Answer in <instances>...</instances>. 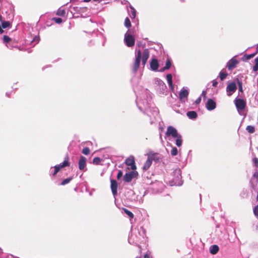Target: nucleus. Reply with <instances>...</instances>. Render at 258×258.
Returning a JSON list of instances; mask_svg holds the SVG:
<instances>
[{
    "label": "nucleus",
    "mask_w": 258,
    "mask_h": 258,
    "mask_svg": "<svg viewBox=\"0 0 258 258\" xmlns=\"http://www.w3.org/2000/svg\"><path fill=\"white\" fill-rule=\"evenodd\" d=\"M171 66V63L169 59H168L166 61V64L164 67V69L168 70Z\"/></svg>",
    "instance_id": "35"
},
{
    "label": "nucleus",
    "mask_w": 258,
    "mask_h": 258,
    "mask_svg": "<svg viewBox=\"0 0 258 258\" xmlns=\"http://www.w3.org/2000/svg\"><path fill=\"white\" fill-rule=\"evenodd\" d=\"M39 40H40V38H39V36H35L33 38V40L32 41V42H32V43H33V42H34V43H35V44H34V45H35V44H36L38 43L39 42Z\"/></svg>",
    "instance_id": "37"
},
{
    "label": "nucleus",
    "mask_w": 258,
    "mask_h": 258,
    "mask_svg": "<svg viewBox=\"0 0 258 258\" xmlns=\"http://www.w3.org/2000/svg\"><path fill=\"white\" fill-rule=\"evenodd\" d=\"M152 160H153L151 157H150L149 156L148 157V159H147V161L145 162L144 167H143L144 170H147L148 168H149V167H150V166L152 164Z\"/></svg>",
    "instance_id": "19"
},
{
    "label": "nucleus",
    "mask_w": 258,
    "mask_h": 258,
    "mask_svg": "<svg viewBox=\"0 0 258 258\" xmlns=\"http://www.w3.org/2000/svg\"><path fill=\"white\" fill-rule=\"evenodd\" d=\"M149 57V51L148 49H144L142 53L141 50H137V53L135 55V60L133 68V71L135 73L137 72L139 68L141 60H142L143 66H145Z\"/></svg>",
    "instance_id": "2"
},
{
    "label": "nucleus",
    "mask_w": 258,
    "mask_h": 258,
    "mask_svg": "<svg viewBox=\"0 0 258 258\" xmlns=\"http://www.w3.org/2000/svg\"><path fill=\"white\" fill-rule=\"evenodd\" d=\"M100 161H101V160L99 157H95L93 159V163H96L97 164L99 163Z\"/></svg>",
    "instance_id": "40"
},
{
    "label": "nucleus",
    "mask_w": 258,
    "mask_h": 258,
    "mask_svg": "<svg viewBox=\"0 0 258 258\" xmlns=\"http://www.w3.org/2000/svg\"><path fill=\"white\" fill-rule=\"evenodd\" d=\"M255 64L253 67V71L256 72L258 71V57H256L254 59Z\"/></svg>",
    "instance_id": "29"
},
{
    "label": "nucleus",
    "mask_w": 258,
    "mask_h": 258,
    "mask_svg": "<svg viewBox=\"0 0 258 258\" xmlns=\"http://www.w3.org/2000/svg\"><path fill=\"white\" fill-rule=\"evenodd\" d=\"M122 176V172L121 170H119L117 174V178L119 180Z\"/></svg>",
    "instance_id": "41"
},
{
    "label": "nucleus",
    "mask_w": 258,
    "mask_h": 258,
    "mask_svg": "<svg viewBox=\"0 0 258 258\" xmlns=\"http://www.w3.org/2000/svg\"><path fill=\"white\" fill-rule=\"evenodd\" d=\"M144 258H152L148 254H145Z\"/></svg>",
    "instance_id": "47"
},
{
    "label": "nucleus",
    "mask_w": 258,
    "mask_h": 258,
    "mask_svg": "<svg viewBox=\"0 0 258 258\" xmlns=\"http://www.w3.org/2000/svg\"><path fill=\"white\" fill-rule=\"evenodd\" d=\"M237 84H238V86L239 92H243L242 82L241 81H239L238 79H237Z\"/></svg>",
    "instance_id": "32"
},
{
    "label": "nucleus",
    "mask_w": 258,
    "mask_h": 258,
    "mask_svg": "<svg viewBox=\"0 0 258 258\" xmlns=\"http://www.w3.org/2000/svg\"><path fill=\"white\" fill-rule=\"evenodd\" d=\"M125 163L127 165L130 166L132 170H135L136 169L135 159L133 156H130L127 158L125 161Z\"/></svg>",
    "instance_id": "13"
},
{
    "label": "nucleus",
    "mask_w": 258,
    "mask_h": 258,
    "mask_svg": "<svg viewBox=\"0 0 258 258\" xmlns=\"http://www.w3.org/2000/svg\"><path fill=\"white\" fill-rule=\"evenodd\" d=\"M206 93H207L206 91L204 90V91H203V92H202V95L203 96H204V97H206Z\"/></svg>",
    "instance_id": "45"
},
{
    "label": "nucleus",
    "mask_w": 258,
    "mask_h": 258,
    "mask_svg": "<svg viewBox=\"0 0 258 258\" xmlns=\"http://www.w3.org/2000/svg\"><path fill=\"white\" fill-rule=\"evenodd\" d=\"M86 158L82 156L79 161V168L80 170H84L86 166Z\"/></svg>",
    "instance_id": "14"
},
{
    "label": "nucleus",
    "mask_w": 258,
    "mask_h": 258,
    "mask_svg": "<svg viewBox=\"0 0 258 258\" xmlns=\"http://www.w3.org/2000/svg\"><path fill=\"white\" fill-rule=\"evenodd\" d=\"M206 107L210 111L214 110L216 107V102L212 99H209L206 104Z\"/></svg>",
    "instance_id": "12"
},
{
    "label": "nucleus",
    "mask_w": 258,
    "mask_h": 258,
    "mask_svg": "<svg viewBox=\"0 0 258 258\" xmlns=\"http://www.w3.org/2000/svg\"><path fill=\"white\" fill-rule=\"evenodd\" d=\"M253 211L254 215L256 217H258V205L254 207Z\"/></svg>",
    "instance_id": "38"
},
{
    "label": "nucleus",
    "mask_w": 258,
    "mask_h": 258,
    "mask_svg": "<svg viewBox=\"0 0 258 258\" xmlns=\"http://www.w3.org/2000/svg\"><path fill=\"white\" fill-rule=\"evenodd\" d=\"M219 250V248L217 245L214 244L212 245L210 248V252L212 254H216Z\"/></svg>",
    "instance_id": "20"
},
{
    "label": "nucleus",
    "mask_w": 258,
    "mask_h": 258,
    "mask_svg": "<svg viewBox=\"0 0 258 258\" xmlns=\"http://www.w3.org/2000/svg\"><path fill=\"white\" fill-rule=\"evenodd\" d=\"M3 40L4 42L6 43V45L7 46V47H9L7 43H9V41L11 40V38L9 36L5 35L3 38Z\"/></svg>",
    "instance_id": "31"
},
{
    "label": "nucleus",
    "mask_w": 258,
    "mask_h": 258,
    "mask_svg": "<svg viewBox=\"0 0 258 258\" xmlns=\"http://www.w3.org/2000/svg\"><path fill=\"white\" fill-rule=\"evenodd\" d=\"M176 138V143H175L177 147H180L182 144V140L181 136L180 135H179Z\"/></svg>",
    "instance_id": "23"
},
{
    "label": "nucleus",
    "mask_w": 258,
    "mask_h": 258,
    "mask_svg": "<svg viewBox=\"0 0 258 258\" xmlns=\"http://www.w3.org/2000/svg\"><path fill=\"white\" fill-rule=\"evenodd\" d=\"M166 69H164V67L162 69H161L160 70V72H164L165 70H166Z\"/></svg>",
    "instance_id": "49"
},
{
    "label": "nucleus",
    "mask_w": 258,
    "mask_h": 258,
    "mask_svg": "<svg viewBox=\"0 0 258 258\" xmlns=\"http://www.w3.org/2000/svg\"><path fill=\"white\" fill-rule=\"evenodd\" d=\"M237 89L236 85L234 82H231L229 84L226 88L227 94L228 96H230L235 92Z\"/></svg>",
    "instance_id": "10"
},
{
    "label": "nucleus",
    "mask_w": 258,
    "mask_h": 258,
    "mask_svg": "<svg viewBox=\"0 0 258 258\" xmlns=\"http://www.w3.org/2000/svg\"><path fill=\"white\" fill-rule=\"evenodd\" d=\"M130 30H128L124 35V41L128 47H132L135 45V38L133 35L129 33Z\"/></svg>",
    "instance_id": "5"
},
{
    "label": "nucleus",
    "mask_w": 258,
    "mask_h": 258,
    "mask_svg": "<svg viewBox=\"0 0 258 258\" xmlns=\"http://www.w3.org/2000/svg\"><path fill=\"white\" fill-rule=\"evenodd\" d=\"M159 67L158 61L157 59L153 58L150 62L151 69L153 71H156L158 70Z\"/></svg>",
    "instance_id": "17"
},
{
    "label": "nucleus",
    "mask_w": 258,
    "mask_h": 258,
    "mask_svg": "<svg viewBox=\"0 0 258 258\" xmlns=\"http://www.w3.org/2000/svg\"><path fill=\"white\" fill-rule=\"evenodd\" d=\"M212 85H213V86L214 87H217V85H218V82L216 80H214L212 81Z\"/></svg>",
    "instance_id": "44"
},
{
    "label": "nucleus",
    "mask_w": 258,
    "mask_h": 258,
    "mask_svg": "<svg viewBox=\"0 0 258 258\" xmlns=\"http://www.w3.org/2000/svg\"><path fill=\"white\" fill-rule=\"evenodd\" d=\"M138 175L137 171H131L128 173H126L123 176V180L125 182H128L132 181V180Z\"/></svg>",
    "instance_id": "9"
},
{
    "label": "nucleus",
    "mask_w": 258,
    "mask_h": 258,
    "mask_svg": "<svg viewBox=\"0 0 258 258\" xmlns=\"http://www.w3.org/2000/svg\"><path fill=\"white\" fill-rule=\"evenodd\" d=\"M65 14H66L65 10L62 9L60 8L58 9L57 13H56L57 15L61 16V17L64 16L65 15Z\"/></svg>",
    "instance_id": "26"
},
{
    "label": "nucleus",
    "mask_w": 258,
    "mask_h": 258,
    "mask_svg": "<svg viewBox=\"0 0 258 258\" xmlns=\"http://www.w3.org/2000/svg\"><path fill=\"white\" fill-rule=\"evenodd\" d=\"M123 210L124 211V212L131 218V219H133L134 217V215L133 214V213L131 212L130 211L128 210L127 209H125V208H123Z\"/></svg>",
    "instance_id": "25"
},
{
    "label": "nucleus",
    "mask_w": 258,
    "mask_h": 258,
    "mask_svg": "<svg viewBox=\"0 0 258 258\" xmlns=\"http://www.w3.org/2000/svg\"><path fill=\"white\" fill-rule=\"evenodd\" d=\"M234 103L238 113L240 115L245 116L242 111L246 106V101L242 99L236 98L234 100Z\"/></svg>",
    "instance_id": "4"
},
{
    "label": "nucleus",
    "mask_w": 258,
    "mask_h": 258,
    "mask_svg": "<svg viewBox=\"0 0 258 258\" xmlns=\"http://www.w3.org/2000/svg\"><path fill=\"white\" fill-rule=\"evenodd\" d=\"M256 53H258V44L256 45Z\"/></svg>",
    "instance_id": "50"
},
{
    "label": "nucleus",
    "mask_w": 258,
    "mask_h": 258,
    "mask_svg": "<svg viewBox=\"0 0 258 258\" xmlns=\"http://www.w3.org/2000/svg\"><path fill=\"white\" fill-rule=\"evenodd\" d=\"M188 94L189 92L188 90L186 89L184 87H183L179 94L180 100L182 102H184L186 100Z\"/></svg>",
    "instance_id": "11"
},
{
    "label": "nucleus",
    "mask_w": 258,
    "mask_h": 258,
    "mask_svg": "<svg viewBox=\"0 0 258 258\" xmlns=\"http://www.w3.org/2000/svg\"><path fill=\"white\" fill-rule=\"evenodd\" d=\"M253 162L255 166H258V159L257 158H254L253 159Z\"/></svg>",
    "instance_id": "42"
},
{
    "label": "nucleus",
    "mask_w": 258,
    "mask_h": 258,
    "mask_svg": "<svg viewBox=\"0 0 258 258\" xmlns=\"http://www.w3.org/2000/svg\"><path fill=\"white\" fill-rule=\"evenodd\" d=\"M174 177L169 181V184L170 186H180L182 184L181 180V171L179 168L175 169L173 171Z\"/></svg>",
    "instance_id": "3"
},
{
    "label": "nucleus",
    "mask_w": 258,
    "mask_h": 258,
    "mask_svg": "<svg viewBox=\"0 0 258 258\" xmlns=\"http://www.w3.org/2000/svg\"><path fill=\"white\" fill-rule=\"evenodd\" d=\"M155 83L159 87V90L162 94H164L167 91V87L164 82L159 78L155 79Z\"/></svg>",
    "instance_id": "7"
},
{
    "label": "nucleus",
    "mask_w": 258,
    "mask_h": 258,
    "mask_svg": "<svg viewBox=\"0 0 258 258\" xmlns=\"http://www.w3.org/2000/svg\"><path fill=\"white\" fill-rule=\"evenodd\" d=\"M166 79L167 83L170 89L172 92H174V88L172 83V76L171 74H168L166 75Z\"/></svg>",
    "instance_id": "18"
},
{
    "label": "nucleus",
    "mask_w": 258,
    "mask_h": 258,
    "mask_svg": "<svg viewBox=\"0 0 258 258\" xmlns=\"http://www.w3.org/2000/svg\"><path fill=\"white\" fill-rule=\"evenodd\" d=\"M124 26L125 27L129 28L131 27V23L128 17H126L124 20Z\"/></svg>",
    "instance_id": "27"
},
{
    "label": "nucleus",
    "mask_w": 258,
    "mask_h": 258,
    "mask_svg": "<svg viewBox=\"0 0 258 258\" xmlns=\"http://www.w3.org/2000/svg\"><path fill=\"white\" fill-rule=\"evenodd\" d=\"M69 165V158L66 157L63 162L59 164L56 165L54 167L53 172H51L53 176H54L61 168Z\"/></svg>",
    "instance_id": "6"
},
{
    "label": "nucleus",
    "mask_w": 258,
    "mask_h": 258,
    "mask_svg": "<svg viewBox=\"0 0 258 258\" xmlns=\"http://www.w3.org/2000/svg\"><path fill=\"white\" fill-rule=\"evenodd\" d=\"M253 176L258 179V172H255L254 174H253Z\"/></svg>",
    "instance_id": "46"
},
{
    "label": "nucleus",
    "mask_w": 258,
    "mask_h": 258,
    "mask_svg": "<svg viewBox=\"0 0 258 258\" xmlns=\"http://www.w3.org/2000/svg\"><path fill=\"white\" fill-rule=\"evenodd\" d=\"M91 0H84V2H90ZM98 0H94V1L95 2H96V1H98Z\"/></svg>",
    "instance_id": "48"
},
{
    "label": "nucleus",
    "mask_w": 258,
    "mask_h": 258,
    "mask_svg": "<svg viewBox=\"0 0 258 258\" xmlns=\"http://www.w3.org/2000/svg\"><path fill=\"white\" fill-rule=\"evenodd\" d=\"M82 152L83 154L87 155L90 153V149L88 147L84 148L82 150Z\"/></svg>",
    "instance_id": "36"
},
{
    "label": "nucleus",
    "mask_w": 258,
    "mask_h": 258,
    "mask_svg": "<svg viewBox=\"0 0 258 258\" xmlns=\"http://www.w3.org/2000/svg\"><path fill=\"white\" fill-rule=\"evenodd\" d=\"M186 115L189 119H194L197 117V113L195 111H188L186 113Z\"/></svg>",
    "instance_id": "21"
},
{
    "label": "nucleus",
    "mask_w": 258,
    "mask_h": 258,
    "mask_svg": "<svg viewBox=\"0 0 258 258\" xmlns=\"http://www.w3.org/2000/svg\"><path fill=\"white\" fill-rule=\"evenodd\" d=\"M256 200L258 201V195H257Z\"/></svg>",
    "instance_id": "51"
},
{
    "label": "nucleus",
    "mask_w": 258,
    "mask_h": 258,
    "mask_svg": "<svg viewBox=\"0 0 258 258\" xmlns=\"http://www.w3.org/2000/svg\"><path fill=\"white\" fill-rule=\"evenodd\" d=\"M256 54H257V53H256V52H254L253 53H252V54H247V55L245 54L242 57V59L243 61H244L245 60L249 59L252 58L253 57H254Z\"/></svg>",
    "instance_id": "24"
},
{
    "label": "nucleus",
    "mask_w": 258,
    "mask_h": 258,
    "mask_svg": "<svg viewBox=\"0 0 258 258\" xmlns=\"http://www.w3.org/2000/svg\"><path fill=\"white\" fill-rule=\"evenodd\" d=\"M246 130L250 134L253 133L255 131L254 126L251 125L247 126Z\"/></svg>",
    "instance_id": "28"
},
{
    "label": "nucleus",
    "mask_w": 258,
    "mask_h": 258,
    "mask_svg": "<svg viewBox=\"0 0 258 258\" xmlns=\"http://www.w3.org/2000/svg\"><path fill=\"white\" fill-rule=\"evenodd\" d=\"M201 97H199L195 101V103L196 104H199L201 102Z\"/></svg>",
    "instance_id": "43"
},
{
    "label": "nucleus",
    "mask_w": 258,
    "mask_h": 258,
    "mask_svg": "<svg viewBox=\"0 0 258 258\" xmlns=\"http://www.w3.org/2000/svg\"><path fill=\"white\" fill-rule=\"evenodd\" d=\"M136 103L138 108L150 117V123L152 124L154 120L152 118V116L155 118L158 115L159 111L158 108L152 103L151 97L147 95V91L140 100L137 99Z\"/></svg>",
    "instance_id": "1"
},
{
    "label": "nucleus",
    "mask_w": 258,
    "mask_h": 258,
    "mask_svg": "<svg viewBox=\"0 0 258 258\" xmlns=\"http://www.w3.org/2000/svg\"><path fill=\"white\" fill-rule=\"evenodd\" d=\"M238 61L234 58H231L227 62V67L229 70H231L236 67Z\"/></svg>",
    "instance_id": "15"
},
{
    "label": "nucleus",
    "mask_w": 258,
    "mask_h": 258,
    "mask_svg": "<svg viewBox=\"0 0 258 258\" xmlns=\"http://www.w3.org/2000/svg\"><path fill=\"white\" fill-rule=\"evenodd\" d=\"M129 7L131 9L130 17L131 19H134L136 16V11L132 5H130Z\"/></svg>",
    "instance_id": "22"
},
{
    "label": "nucleus",
    "mask_w": 258,
    "mask_h": 258,
    "mask_svg": "<svg viewBox=\"0 0 258 258\" xmlns=\"http://www.w3.org/2000/svg\"><path fill=\"white\" fill-rule=\"evenodd\" d=\"M110 183V187L112 191V194H117L118 186L117 181L114 179H111Z\"/></svg>",
    "instance_id": "16"
},
{
    "label": "nucleus",
    "mask_w": 258,
    "mask_h": 258,
    "mask_svg": "<svg viewBox=\"0 0 258 258\" xmlns=\"http://www.w3.org/2000/svg\"><path fill=\"white\" fill-rule=\"evenodd\" d=\"M165 135L167 137L171 136L173 138H175L177 137H178V136H179V134H178L177 131L175 128L172 126H169L167 127Z\"/></svg>",
    "instance_id": "8"
},
{
    "label": "nucleus",
    "mask_w": 258,
    "mask_h": 258,
    "mask_svg": "<svg viewBox=\"0 0 258 258\" xmlns=\"http://www.w3.org/2000/svg\"><path fill=\"white\" fill-rule=\"evenodd\" d=\"M53 20L57 24H60L62 22V19L60 18H54Z\"/></svg>",
    "instance_id": "39"
},
{
    "label": "nucleus",
    "mask_w": 258,
    "mask_h": 258,
    "mask_svg": "<svg viewBox=\"0 0 258 258\" xmlns=\"http://www.w3.org/2000/svg\"><path fill=\"white\" fill-rule=\"evenodd\" d=\"M178 150L176 147H173L171 151V154L172 156H174L177 155Z\"/></svg>",
    "instance_id": "33"
},
{
    "label": "nucleus",
    "mask_w": 258,
    "mask_h": 258,
    "mask_svg": "<svg viewBox=\"0 0 258 258\" xmlns=\"http://www.w3.org/2000/svg\"><path fill=\"white\" fill-rule=\"evenodd\" d=\"M71 180H72V178H71V177L66 178L62 181V182H61V185H63L65 184H67L68 183H69Z\"/></svg>",
    "instance_id": "34"
},
{
    "label": "nucleus",
    "mask_w": 258,
    "mask_h": 258,
    "mask_svg": "<svg viewBox=\"0 0 258 258\" xmlns=\"http://www.w3.org/2000/svg\"><path fill=\"white\" fill-rule=\"evenodd\" d=\"M227 74L221 71L219 73V77L221 81L224 80L227 77Z\"/></svg>",
    "instance_id": "30"
}]
</instances>
